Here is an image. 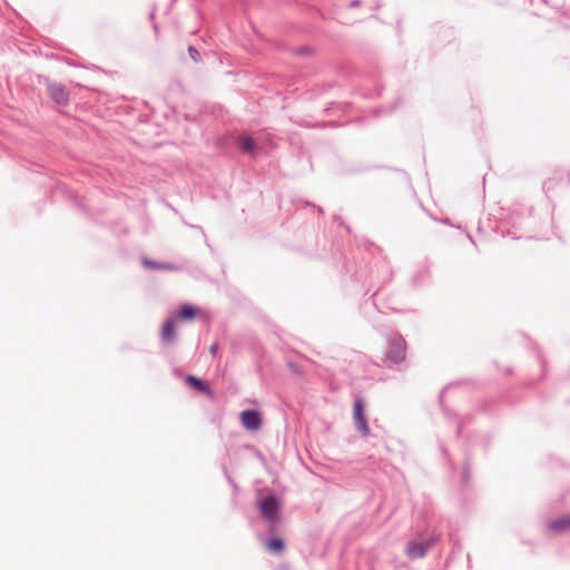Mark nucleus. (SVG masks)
Listing matches in <instances>:
<instances>
[{"mask_svg":"<svg viewBox=\"0 0 570 570\" xmlns=\"http://www.w3.org/2000/svg\"><path fill=\"white\" fill-rule=\"evenodd\" d=\"M176 323L174 320H167L161 330V338L166 343H170L175 338Z\"/></svg>","mask_w":570,"mask_h":570,"instance_id":"0eeeda50","label":"nucleus"},{"mask_svg":"<svg viewBox=\"0 0 570 570\" xmlns=\"http://www.w3.org/2000/svg\"><path fill=\"white\" fill-rule=\"evenodd\" d=\"M196 315H197V309L188 304L183 305L180 308V312H179V317L181 320L190 321V320L195 318Z\"/></svg>","mask_w":570,"mask_h":570,"instance_id":"9b49d317","label":"nucleus"},{"mask_svg":"<svg viewBox=\"0 0 570 570\" xmlns=\"http://www.w3.org/2000/svg\"><path fill=\"white\" fill-rule=\"evenodd\" d=\"M257 505L264 519H266L272 524H276L279 520V502L275 495H262L257 498Z\"/></svg>","mask_w":570,"mask_h":570,"instance_id":"f257e3e1","label":"nucleus"},{"mask_svg":"<svg viewBox=\"0 0 570 570\" xmlns=\"http://www.w3.org/2000/svg\"><path fill=\"white\" fill-rule=\"evenodd\" d=\"M240 422L248 431H257L262 426V416L255 410H246L240 413Z\"/></svg>","mask_w":570,"mask_h":570,"instance_id":"20e7f679","label":"nucleus"},{"mask_svg":"<svg viewBox=\"0 0 570 570\" xmlns=\"http://www.w3.org/2000/svg\"><path fill=\"white\" fill-rule=\"evenodd\" d=\"M144 264L146 266L153 267V268H169V266H167V265H159V264L151 263V262H148V261H145Z\"/></svg>","mask_w":570,"mask_h":570,"instance_id":"4468645a","label":"nucleus"},{"mask_svg":"<svg viewBox=\"0 0 570 570\" xmlns=\"http://www.w3.org/2000/svg\"><path fill=\"white\" fill-rule=\"evenodd\" d=\"M239 148L243 153H247V154H254L255 151V141L253 138L250 137H242L239 139Z\"/></svg>","mask_w":570,"mask_h":570,"instance_id":"9d476101","label":"nucleus"},{"mask_svg":"<svg viewBox=\"0 0 570 570\" xmlns=\"http://www.w3.org/2000/svg\"><path fill=\"white\" fill-rule=\"evenodd\" d=\"M406 343L402 337H394L390 342L387 357L394 363H400L405 360Z\"/></svg>","mask_w":570,"mask_h":570,"instance_id":"7ed1b4c3","label":"nucleus"},{"mask_svg":"<svg viewBox=\"0 0 570 570\" xmlns=\"http://www.w3.org/2000/svg\"><path fill=\"white\" fill-rule=\"evenodd\" d=\"M267 548L272 552H281L284 549V542L281 539H272L267 542Z\"/></svg>","mask_w":570,"mask_h":570,"instance_id":"f8f14e48","label":"nucleus"},{"mask_svg":"<svg viewBox=\"0 0 570 570\" xmlns=\"http://www.w3.org/2000/svg\"><path fill=\"white\" fill-rule=\"evenodd\" d=\"M406 552L412 559L420 558L425 553V546L422 542H412L407 546Z\"/></svg>","mask_w":570,"mask_h":570,"instance_id":"1a4fd4ad","label":"nucleus"},{"mask_svg":"<svg viewBox=\"0 0 570 570\" xmlns=\"http://www.w3.org/2000/svg\"><path fill=\"white\" fill-rule=\"evenodd\" d=\"M186 381L194 389H196V390H198L200 392H204V393H206L208 395L212 394L210 387L205 382H203L202 380L197 379L196 376L188 375Z\"/></svg>","mask_w":570,"mask_h":570,"instance_id":"6e6552de","label":"nucleus"},{"mask_svg":"<svg viewBox=\"0 0 570 570\" xmlns=\"http://www.w3.org/2000/svg\"><path fill=\"white\" fill-rule=\"evenodd\" d=\"M548 530L553 533L570 531V513L552 519L547 524Z\"/></svg>","mask_w":570,"mask_h":570,"instance_id":"423d86ee","label":"nucleus"},{"mask_svg":"<svg viewBox=\"0 0 570 570\" xmlns=\"http://www.w3.org/2000/svg\"><path fill=\"white\" fill-rule=\"evenodd\" d=\"M50 97L59 105L66 106L69 101V94L62 85L50 83L48 86Z\"/></svg>","mask_w":570,"mask_h":570,"instance_id":"39448f33","label":"nucleus"},{"mask_svg":"<svg viewBox=\"0 0 570 570\" xmlns=\"http://www.w3.org/2000/svg\"><path fill=\"white\" fill-rule=\"evenodd\" d=\"M188 52L193 60H195V61L199 60V52L194 47H189Z\"/></svg>","mask_w":570,"mask_h":570,"instance_id":"ddd939ff","label":"nucleus"},{"mask_svg":"<svg viewBox=\"0 0 570 570\" xmlns=\"http://www.w3.org/2000/svg\"><path fill=\"white\" fill-rule=\"evenodd\" d=\"M218 351V345L217 344H213L209 348V352L213 354V355H216Z\"/></svg>","mask_w":570,"mask_h":570,"instance_id":"2eb2a0df","label":"nucleus"},{"mask_svg":"<svg viewBox=\"0 0 570 570\" xmlns=\"http://www.w3.org/2000/svg\"><path fill=\"white\" fill-rule=\"evenodd\" d=\"M353 420L355 423V428L362 435H368L370 428L366 422L365 413H364V403L361 399L355 400L353 406Z\"/></svg>","mask_w":570,"mask_h":570,"instance_id":"f03ea898","label":"nucleus"}]
</instances>
